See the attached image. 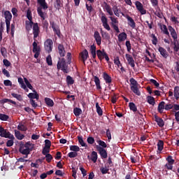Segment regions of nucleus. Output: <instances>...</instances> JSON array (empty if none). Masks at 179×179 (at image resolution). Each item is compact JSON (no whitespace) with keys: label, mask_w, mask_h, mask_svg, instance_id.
I'll return each instance as SVG.
<instances>
[{"label":"nucleus","mask_w":179,"mask_h":179,"mask_svg":"<svg viewBox=\"0 0 179 179\" xmlns=\"http://www.w3.org/2000/svg\"><path fill=\"white\" fill-rule=\"evenodd\" d=\"M54 47V41L51 38H48L44 42V49L48 52L50 54L52 52V48Z\"/></svg>","instance_id":"4"},{"label":"nucleus","mask_w":179,"mask_h":179,"mask_svg":"<svg viewBox=\"0 0 179 179\" xmlns=\"http://www.w3.org/2000/svg\"><path fill=\"white\" fill-rule=\"evenodd\" d=\"M125 57L129 65L134 69L135 68V60H134V57L129 54H126Z\"/></svg>","instance_id":"10"},{"label":"nucleus","mask_w":179,"mask_h":179,"mask_svg":"<svg viewBox=\"0 0 179 179\" xmlns=\"http://www.w3.org/2000/svg\"><path fill=\"white\" fill-rule=\"evenodd\" d=\"M130 82V89L134 94L136 96H141V91H139V84L138 83V81L135 80V78H131L129 80Z\"/></svg>","instance_id":"2"},{"label":"nucleus","mask_w":179,"mask_h":179,"mask_svg":"<svg viewBox=\"0 0 179 179\" xmlns=\"http://www.w3.org/2000/svg\"><path fill=\"white\" fill-rule=\"evenodd\" d=\"M173 96H174L176 100L179 99V87L178 86H176L174 87Z\"/></svg>","instance_id":"35"},{"label":"nucleus","mask_w":179,"mask_h":179,"mask_svg":"<svg viewBox=\"0 0 179 179\" xmlns=\"http://www.w3.org/2000/svg\"><path fill=\"white\" fill-rule=\"evenodd\" d=\"M70 150L78 153V152H79V150H80V148H79V146H78V145H70Z\"/></svg>","instance_id":"48"},{"label":"nucleus","mask_w":179,"mask_h":179,"mask_svg":"<svg viewBox=\"0 0 179 179\" xmlns=\"http://www.w3.org/2000/svg\"><path fill=\"white\" fill-rule=\"evenodd\" d=\"M152 37V43L154 45H157V37H156V35L155 34H151Z\"/></svg>","instance_id":"52"},{"label":"nucleus","mask_w":179,"mask_h":179,"mask_svg":"<svg viewBox=\"0 0 179 179\" xmlns=\"http://www.w3.org/2000/svg\"><path fill=\"white\" fill-rule=\"evenodd\" d=\"M45 103L48 106V107H54V101H52V99H51L50 98H45Z\"/></svg>","instance_id":"28"},{"label":"nucleus","mask_w":179,"mask_h":179,"mask_svg":"<svg viewBox=\"0 0 179 179\" xmlns=\"http://www.w3.org/2000/svg\"><path fill=\"white\" fill-rule=\"evenodd\" d=\"M125 45L127 47V50L128 52H131V50L132 48V45H131V41H127Z\"/></svg>","instance_id":"54"},{"label":"nucleus","mask_w":179,"mask_h":179,"mask_svg":"<svg viewBox=\"0 0 179 179\" xmlns=\"http://www.w3.org/2000/svg\"><path fill=\"white\" fill-rule=\"evenodd\" d=\"M53 31L56 35H57L59 38H61V30L59 29V27L53 29Z\"/></svg>","instance_id":"56"},{"label":"nucleus","mask_w":179,"mask_h":179,"mask_svg":"<svg viewBox=\"0 0 179 179\" xmlns=\"http://www.w3.org/2000/svg\"><path fill=\"white\" fill-rule=\"evenodd\" d=\"M97 153L96 152V151H92V154H91V160L92 162H93V163H96L97 162Z\"/></svg>","instance_id":"38"},{"label":"nucleus","mask_w":179,"mask_h":179,"mask_svg":"<svg viewBox=\"0 0 179 179\" xmlns=\"http://www.w3.org/2000/svg\"><path fill=\"white\" fill-rule=\"evenodd\" d=\"M54 6L55 9L59 10L61 8H64V1L63 0H55L54 3Z\"/></svg>","instance_id":"14"},{"label":"nucleus","mask_w":179,"mask_h":179,"mask_svg":"<svg viewBox=\"0 0 179 179\" xmlns=\"http://www.w3.org/2000/svg\"><path fill=\"white\" fill-rule=\"evenodd\" d=\"M50 24L52 29V30L57 29L58 27H59L54 21H50Z\"/></svg>","instance_id":"62"},{"label":"nucleus","mask_w":179,"mask_h":179,"mask_svg":"<svg viewBox=\"0 0 179 179\" xmlns=\"http://www.w3.org/2000/svg\"><path fill=\"white\" fill-rule=\"evenodd\" d=\"M11 103V104H14V106H16V101H13V100H11V99H3L1 101V103L2 104H5V103Z\"/></svg>","instance_id":"44"},{"label":"nucleus","mask_w":179,"mask_h":179,"mask_svg":"<svg viewBox=\"0 0 179 179\" xmlns=\"http://www.w3.org/2000/svg\"><path fill=\"white\" fill-rule=\"evenodd\" d=\"M46 62L48 65H49V66H51V65H52V58L51 57V55H49L46 57Z\"/></svg>","instance_id":"53"},{"label":"nucleus","mask_w":179,"mask_h":179,"mask_svg":"<svg viewBox=\"0 0 179 179\" xmlns=\"http://www.w3.org/2000/svg\"><path fill=\"white\" fill-rule=\"evenodd\" d=\"M96 108L98 115L101 117V115H103V109H101V107H100V106L99 105V102L96 103Z\"/></svg>","instance_id":"39"},{"label":"nucleus","mask_w":179,"mask_h":179,"mask_svg":"<svg viewBox=\"0 0 179 179\" xmlns=\"http://www.w3.org/2000/svg\"><path fill=\"white\" fill-rule=\"evenodd\" d=\"M96 150H98L101 159H107L108 154L106 149L100 147L99 145H96Z\"/></svg>","instance_id":"8"},{"label":"nucleus","mask_w":179,"mask_h":179,"mask_svg":"<svg viewBox=\"0 0 179 179\" xmlns=\"http://www.w3.org/2000/svg\"><path fill=\"white\" fill-rule=\"evenodd\" d=\"M109 19H110L112 23H111V26H113V24H118V20L116 17H109Z\"/></svg>","instance_id":"58"},{"label":"nucleus","mask_w":179,"mask_h":179,"mask_svg":"<svg viewBox=\"0 0 179 179\" xmlns=\"http://www.w3.org/2000/svg\"><path fill=\"white\" fill-rule=\"evenodd\" d=\"M78 141L80 145H81V146L84 148H87V144H86V143H85V141H83V137L78 136Z\"/></svg>","instance_id":"42"},{"label":"nucleus","mask_w":179,"mask_h":179,"mask_svg":"<svg viewBox=\"0 0 179 179\" xmlns=\"http://www.w3.org/2000/svg\"><path fill=\"white\" fill-rule=\"evenodd\" d=\"M57 48H58V52L60 57H65L66 52H65V48L64 47V45L59 44Z\"/></svg>","instance_id":"17"},{"label":"nucleus","mask_w":179,"mask_h":179,"mask_svg":"<svg viewBox=\"0 0 179 179\" xmlns=\"http://www.w3.org/2000/svg\"><path fill=\"white\" fill-rule=\"evenodd\" d=\"M114 64H115V65H117L118 66V68H120V66H122V64H121V62L120 61L119 57H116L114 59Z\"/></svg>","instance_id":"51"},{"label":"nucleus","mask_w":179,"mask_h":179,"mask_svg":"<svg viewBox=\"0 0 179 179\" xmlns=\"http://www.w3.org/2000/svg\"><path fill=\"white\" fill-rule=\"evenodd\" d=\"M4 17L6 19V23H10L12 20V13L9 10H6L4 12Z\"/></svg>","instance_id":"16"},{"label":"nucleus","mask_w":179,"mask_h":179,"mask_svg":"<svg viewBox=\"0 0 179 179\" xmlns=\"http://www.w3.org/2000/svg\"><path fill=\"white\" fill-rule=\"evenodd\" d=\"M87 141L90 145H93L94 143V138L90 136L87 138Z\"/></svg>","instance_id":"63"},{"label":"nucleus","mask_w":179,"mask_h":179,"mask_svg":"<svg viewBox=\"0 0 179 179\" xmlns=\"http://www.w3.org/2000/svg\"><path fill=\"white\" fill-rule=\"evenodd\" d=\"M135 5L137 10L141 13V15H146V10L143 8V5L140 1H137L135 2Z\"/></svg>","instance_id":"9"},{"label":"nucleus","mask_w":179,"mask_h":179,"mask_svg":"<svg viewBox=\"0 0 179 179\" xmlns=\"http://www.w3.org/2000/svg\"><path fill=\"white\" fill-rule=\"evenodd\" d=\"M80 55L82 58L83 64H85L87 58L89 57V52L87 51V50L85 49L83 52L80 53Z\"/></svg>","instance_id":"11"},{"label":"nucleus","mask_w":179,"mask_h":179,"mask_svg":"<svg viewBox=\"0 0 179 179\" xmlns=\"http://www.w3.org/2000/svg\"><path fill=\"white\" fill-rule=\"evenodd\" d=\"M1 53L3 58H6V57H8V51L6 50V48L2 47L1 48Z\"/></svg>","instance_id":"47"},{"label":"nucleus","mask_w":179,"mask_h":179,"mask_svg":"<svg viewBox=\"0 0 179 179\" xmlns=\"http://www.w3.org/2000/svg\"><path fill=\"white\" fill-rule=\"evenodd\" d=\"M168 29L171 33V36L173 39L178 38L177 36V33L176 32V29H174V28H173V27L171 26H169Z\"/></svg>","instance_id":"25"},{"label":"nucleus","mask_w":179,"mask_h":179,"mask_svg":"<svg viewBox=\"0 0 179 179\" xmlns=\"http://www.w3.org/2000/svg\"><path fill=\"white\" fill-rule=\"evenodd\" d=\"M3 64L5 66H10V65H12V64L10 63V62H9V60H8V59H4L3 60Z\"/></svg>","instance_id":"64"},{"label":"nucleus","mask_w":179,"mask_h":179,"mask_svg":"<svg viewBox=\"0 0 179 179\" xmlns=\"http://www.w3.org/2000/svg\"><path fill=\"white\" fill-rule=\"evenodd\" d=\"M11 96H13L14 99L18 100V101H23V96H22L20 94L13 92L11 93Z\"/></svg>","instance_id":"40"},{"label":"nucleus","mask_w":179,"mask_h":179,"mask_svg":"<svg viewBox=\"0 0 179 179\" xmlns=\"http://www.w3.org/2000/svg\"><path fill=\"white\" fill-rule=\"evenodd\" d=\"M147 101L149 104H151V106H155V104H156V102L155 101V97L152 96H148L147 97Z\"/></svg>","instance_id":"41"},{"label":"nucleus","mask_w":179,"mask_h":179,"mask_svg":"<svg viewBox=\"0 0 179 179\" xmlns=\"http://www.w3.org/2000/svg\"><path fill=\"white\" fill-rule=\"evenodd\" d=\"M32 92H34V93L31 92L28 94L29 99H31V100H33V99L38 100L40 96H38V94H37V92H36V90H34Z\"/></svg>","instance_id":"22"},{"label":"nucleus","mask_w":179,"mask_h":179,"mask_svg":"<svg viewBox=\"0 0 179 179\" xmlns=\"http://www.w3.org/2000/svg\"><path fill=\"white\" fill-rule=\"evenodd\" d=\"M173 164H169V163H167L165 165V167L167 169V170H171L172 171H173V173H176V170L173 169Z\"/></svg>","instance_id":"61"},{"label":"nucleus","mask_w":179,"mask_h":179,"mask_svg":"<svg viewBox=\"0 0 179 179\" xmlns=\"http://www.w3.org/2000/svg\"><path fill=\"white\" fill-rule=\"evenodd\" d=\"M129 107L131 111H134V113H136L138 111V108L134 102L129 103Z\"/></svg>","instance_id":"36"},{"label":"nucleus","mask_w":179,"mask_h":179,"mask_svg":"<svg viewBox=\"0 0 179 179\" xmlns=\"http://www.w3.org/2000/svg\"><path fill=\"white\" fill-rule=\"evenodd\" d=\"M0 120L1 121H8V120H9V116L3 113H0Z\"/></svg>","instance_id":"50"},{"label":"nucleus","mask_w":179,"mask_h":179,"mask_svg":"<svg viewBox=\"0 0 179 179\" xmlns=\"http://www.w3.org/2000/svg\"><path fill=\"white\" fill-rule=\"evenodd\" d=\"M36 41H35L32 44V45H33V52H40V51H41L40 46H38V44Z\"/></svg>","instance_id":"31"},{"label":"nucleus","mask_w":179,"mask_h":179,"mask_svg":"<svg viewBox=\"0 0 179 179\" xmlns=\"http://www.w3.org/2000/svg\"><path fill=\"white\" fill-rule=\"evenodd\" d=\"M100 171L102 174H108V171H110V166H102L100 168Z\"/></svg>","instance_id":"33"},{"label":"nucleus","mask_w":179,"mask_h":179,"mask_svg":"<svg viewBox=\"0 0 179 179\" xmlns=\"http://www.w3.org/2000/svg\"><path fill=\"white\" fill-rule=\"evenodd\" d=\"M57 69H61L64 73H68V64L64 58L59 59L57 64Z\"/></svg>","instance_id":"3"},{"label":"nucleus","mask_w":179,"mask_h":179,"mask_svg":"<svg viewBox=\"0 0 179 179\" xmlns=\"http://www.w3.org/2000/svg\"><path fill=\"white\" fill-rule=\"evenodd\" d=\"M166 162H168V164H174L175 160L173 159L172 156H168V157L166 159Z\"/></svg>","instance_id":"59"},{"label":"nucleus","mask_w":179,"mask_h":179,"mask_svg":"<svg viewBox=\"0 0 179 179\" xmlns=\"http://www.w3.org/2000/svg\"><path fill=\"white\" fill-rule=\"evenodd\" d=\"M103 78L106 84L111 83V82H113V78L111 76H110V75L106 72L103 73Z\"/></svg>","instance_id":"19"},{"label":"nucleus","mask_w":179,"mask_h":179,"mask_svg":"<svg viewBox=\"0 0 179 179\" xmlns=\"http://www.w3.org/2000/svg\"><path fill=\"white\" fill-rule=\"evenodd\" d=\"M126 17L129 22V26H130V27H131L132 29H135V27H136V24L135 23L134 19H132V17H131L129 15H127Z\"/></svg>","instance_id":"21"},{"label":"nucleus","mask_w":179,"mask_h":179,"mask_svg":"<svg viewBox=\"0 0 179 179\" xmlns=\"http://www.w3.org/2000/svg\"><path fill=\"white\" fill-rule=\"evenodd\" d=\"M165 104L166 103L164 101H161L158 105V112L162 114L163 113V110L165 109Z\"/></svg>","instance_id":"26"},{"label":"nucleus","mask_w":179,"mask_h":179,"mask_svg":"<svg viewBox=\"0 0 179 179\" xmlns=\"http://www.w3.org/2000/svg\"><path fill=\"white\" fill-rule=\"evenodd\" d=\"M154 118H155V121L157 123V125L160 128H163V127H164V120H163V119H162L161 117H159V116H157V115H154Z\"/></svg>","instance_id":"12"},{"label":"nucleus","mask_w":179,"mask_h":179,"mask_svg":"<svg viewBox=\"0 0 179 179\" xmlns=\"http://www.w3.org/2000/svg\"><path fill=\"white\" fill-rule=\"evenodd\" d=\"M96 142L98 143V145L99 146H100V148H103V149H105L106 148H107V144L103 141L99 139V140H96Z\"/></svg>","instance_id":"45"},{"label":"nucleus","mask_w":179,"mask_h":179,"mask_svg":"<svg viewBox=\"0 0 179 179\" xmlns=\"http://www.w3.org/2000/svg\"><path fill=\"white\" fill-rule=\"evenodd\" d=\"M34 149V144L30 142H27L25 144H22L19 148V152L21 155H30V152Z\"/></svg>","instance_id":"1"},{"label":"nucleus","mask_w":179,"mask_h":179,"mask_svg":"<svg viewBox=\"0 0 179 179\" xmlns=\"http://www.w3.org/2000/svg\"><path fill=\"white\" fill-rule=\"evenodd\" d=\"M157 146L159 152H162L164 148V142L162 140H159Z\"/></svg>","instance_id":"32"},{"label":"nucleus","mask_w":179,"mask_h":179,"mask_svg":"<svg viewBox=\"0 0 179 179\" xmlns=\"http://www.w3.org/2000/svg\"><path fill=\"white\" fill-rule=\"evenodd\" d=\"M0 136L1 138H7L8 139H15L13 134H10L8 129H3L2 126H0Z\"/></svg>","instance_id":"5"},{"label":"nucleus","mask_w":179,"mask_h":179,"mask_svg":"<svg viewBox=\"0 0 179 179\" xmlns=\"http://www.w3.org/2000/svg\"><path fill=\"white\" fill-rule=\"evenodd\" d=\"M38 15L43 19V20H45V15L44 14V12H43V8L41 7H38L37 8Z\"/></svg>","instance_id":"34"},{"label":"nucleus","mask_w":179,"mask_h":179,"mask_svg":"<svg viewBox=\"0 0 179 179\" xmlns=\"http://www.w3.org/2000/svg\"><path fill=\"white\" fill-rule=\"evenodd\" d=\"M27 17L29 20V22H33L32 21L33 17L31 16V10H27Z\"/></svg>","instance_id":"60"},{"label":"nucleus","mask_w":179,"mask_h":179,"mask_svg":"<svg viewBox=\"0 0 179 179\" xmlns=\"http://www.w3.org/2000/svg\"><path fill=\"white\" fill-rule=\"evenodd\" d=\"M73 114L76 115V117H79V115L82 114V109L80 108H74Z\"/></svg>","instance_id":"46"},{"label":"nucleus","mask_w":179,"mask_h":179,"mask_svg":"<svg viewBox=\"0 0 179 179\" xmlns=\"http://www.w3.org/2000/svg\"><path fill=\"white\" fill-rule=\"evenodd\" d=\"M66 80L67 85H73V83H75V80L71 76H67Z\"/></svg>","instance_id":"43"},{"label":"nucleus","mask_w":179,"mask_h":179,"mask_svg":"<svg viewBox=\"0 0 179 179\" xmlns=\"http://www.w3.org/2000/svg\"><path fill=\"white\" fill-rule=\"evenodd\" d=\"M101 21L102 22V24L104 29L110 31L111 28H110V25L108 24V19H107V17L104 13H101Z\"/></svg>","instance_id":"6"},{"label":"nucleus","mask_w":179,"mask_h":179,"mask_svg":"<svg viewBox=\"0 0 179 179\" xmlns=\"http://www.w3.org/2000/svg\"><path fill=\"white\" fill-rule=\"evenodd\" d=\"M158 50L160 55H162V57H163V58L169 57V52H167V50H166V49H164L162 47H159Z\"/></svg>","instance_id":"18"},{"label":"nucleus","mask_w":179,"mask_h":179,"mask_svg":"<svg viewBox=\"0 0 179 179\" xmlns=\"http://www.w3.org/2000/svg\"><path fill=\"white\" fill-rule=\"evenodd\" d=\"M155 15L157 16V17H159V19H163V17H164V15H163V13L160 11V9H159V10H157L155 13Z\"/></svg>","instance_id":"57"},{"label":"nucleus","mask_w":179,"mask_h":179,"mask_svg":"<svg viewBox=\"0 0 179 179\" xmlns=\"http://www.w3.org/2000/svg\"><path fill=\"white\" fill-rule=\"evenodd\" d=\"M34 22L33 21H26L25 24H26V29L28 31H30L31 29L33 28V26H34Z\"/></svg>","instance_id":"29"},{"label":"nucleus","mask_w":179,"mask_h":179,"mask_svg":"<svg viewBox=\"0 0 179 179\" xmlns=\"http://www.w3.org/2000/svg\"><path fill=\"white\" fill-rule=\"evenodd\" d=\"M96 45L94 44L90 45V51L91 55H92V58L94 59H96V55H97V52H96Z\"/></svg>","instance_id":"20"},{"label":"nucleus","mask_w":179,"mask_h":179,"mask_svg":"<svg viewBox=\"0 0 179 179\" xmlns=\"http://www.w3.org/2000/svg\"><path fill=\"white\" fill-rule=\"evenodd\" d=\"M104 9H106L107 13L110 15V16H113L114 13H113V9L111 8V6H110L107 3H105Z\"/></svg>","instance_id":"27"},{"label":"nucleus","mask_w":179,"mask_h":179,"mask_svg":"<svg viewBox=\"0 0 179 179\" xmlns=\"http://www.w3.org/2000/svg\"><path fill=\"white\" fill-rule=\"evenodd\" d=\"M94 38L96 42L97 45H101V36L98 31H96L94 34Z\"/></svg>","instance_id":"15"},{"label":"nucleus","mask_w":179,"mask_h":179,"mask_svg":"<svg viewBox=\"0 0 179 179\" xmlns=\"http://www.w3.org/2000/svg\"><path fill=\"white\" fill-rule=\"evenodd\" d=\"M17 129H19V131H27V127L24 126V124L20 123L17 126Z\"/></svg>","instance_id":"49"},{"label":"nucleus","mask_w":179,"mask_h":179,"mask_svg":"<svg viewBox=\"0 0 179 179\" xmlns=\"http://www.w3.org/2000/svg\"><path fill=\"white\" fill-rule=\"evenodd\" d=\"M68 157H70V159H73L75 157H78V152H71L68 154Z\"/></svg>","instance_id":"55"},{"label":"nucleus","mask_w":179,"mask_h":179,"mask_svg":"<svg viewBox=\"0 0 179 179\" xmlns=\"http://www.w3.org/2000/svg\"><path fill=\"white\" fill-rule=\"evenodd\" d=\"M94 82L96 85L97 90H101V85H100V78L97 76H94Z\"/></svg>","instance_id":"24"},{"label":"nucleus","mask_w":179,"mask_h":179,"mask_svg":"<svg viewBox=\"0 0 179 179\" xmlns=\"http://www.w3.org/2000/svg\"><path fill=\"white\" fill-rule=\"evenodd\" d=\"M33 34L34 41H37L36 38H37L38 37V35L40 34V27H38V23H35L33 25Z\"/></svg>","instance_id":"7"},{"label":"nucleus","mask_w":179,"mask_h":179,"mask_svg":"<svg viewBox=\"0 0 179 179\" xmlns=\"http://www.w3.org/2000/svg\"><path fill=\"white\" fill-rule=\"evenodd\" d=\"M38 3L42 7V9H48V5H47V3L45 2V0L41 1L39 0V1H37Z\"/></svg>","instance_id":"37"},{"label":"nucleus","mask_w":179,"mask_h":179,"mask_svg":"<svg viewBox=\"0 0 179 179\" xmlns=\"http://www.w3.org/2000/svg\"><path fill=\"white\" fill-rule=\"evenodd\" d=\"M118 41L120 43H122V41H125V40H127V33L125 32H122L120 33L119 35H118Z\"/></svg>","instance_id":"23"},{"label":"nucleus","mask_w":179,"mask_h":179,"mask_svg":"<svg viewBox=\"0 0 179 179\" xmlns=\"http://www.w3.org/2000/svg\"><path fill=\"white\" fill-rule=\"evenodd\" d=\"M15 138L18 139V141H22L24 139V134H22L19 131L15 130Z\"/></svg>","instance_id":"30"},{"label":"nucleus","mask_w":179,"mask_h":179,"mask_svg":"<svg viewBox=\"0 0 179 179\" xmlns=\"http://www.w3.org/2000/svg\"><path fill=\"white\" fill-rule=\"evenodd\" d=\"M105 54H107V52H106V50H104V49H103L102 50H96V55L100 61H103V59H104V57L106 55Z\"/></svg>","instance_id":"13"}]
</instances>
